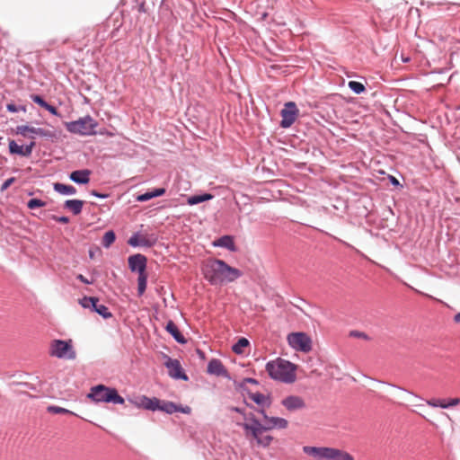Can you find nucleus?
<instances>
[{
    "label": "nucleus",
    "mask_w": 460,
    "mask_h": 460,
    "mask_svg": "<svg viewBox=\"0 0 460 460\" xmlns=\"http://www.w3.org/2000/svg\"><path fill=\"white\" fill-rule=\"evenodd\" d=\"M204 279L212 286L231 283L243 276L242 270L220 259H209L201 268Z\"/></svg>",
    "instance_id": "obj_1"
},
{
    "label": "nucleus",
    "mask_w": 460,
    "mask_h": 460,
    "mask_svg": "<svg viewBox=\"0 0 460 460\" xmlns=\"http://www.w3.org/2000/svg\"><path fill=\"white\" fill-rule=\"evenodd\" d=\"M238 426L243 429L245 438L250 442H255L259 447H269L274 439L270 435H264L267 432L266 427L253 413H251L249 422L238 423Z\"/></svg>",
    "instance_id": "obj_2"
},
{
    "label": "nucleus",
    "mask_w": 460,
    "mask_h": 460,
    "mask_svg": "<svg viewBox=\"0 0 460 460\" xmlns=\"http://www.w3.org/2000/svg\"><path fill=\"white\" fill-rule=\"evenodd\" d=\"M296 369L295 364L285 359H279L278 362L269 361L266 364V371L270 378L287 384L295 382Z\"/></svg>",
    "instance_id": "obj_3"
},
{
    "label": "nucleus",
    "mask_w": 460,
    "mask_h": 460,
    "mask_svg": "<svg viewBox=\"0 0 460 460\" xmlns=\"http://www.w3.org/2000/svg\"><path fill=\"white\" fill-rule=\"evenodd\" d=\"M303 452L317 460H354L349 453L334 447L305 446Z\"/></svg>",
    "instance_id": "obj_4"
},
{
    "label": "nucleus",
    "mask_w": 460,
    "mask_h": 460,
    "mask_svg": "<svg viewBox=\"0 0 460 460\" xmlns=\"http://www.w3.org/2000/svg\"><path fill=\"white\" fill-rule=\"evenodd\" d=\"M87 397L95 402L123 404L125 402L115 388L107 387L104 385L93 386Z\"/></svg>",
    "instance_id": "obj_5"
},
{
    "label": "nucleus",
    "mask_w": 460,
    "mask_h": 460,
    "mask_svg": "<svg viewBox=\"0 0 460 460\" xmlns=\"http://www.w3.org/2000/svg\"><path fill=\"white\" fill-rule=\"evenodd\" d=\"M97 122L89 115L84 118H80L77 120L68 121L65 123V127L67 131L81 136L95 135V128L97 127Z\"/></svg>",
    "instance_id": "obj_6"
},
{
    "label": "nucleus",
    "mask_w": 460,
    "mask_h": 460,
    "mask_svg": "<svg viewBox=\"0 0 460 460\" xmlns=\"http://www.w3.org/2000/svg\"><path fill=\"white\" fill-rule=\"evenodd\" d=\"M50 355L58 358L75 359L76 352L73 348L72 340H54L50 346Z\"/></svg>",
    "instance_id": "obj_7"
},
{
    "label": "nucleus",
    "mask_w": 460,
    "mask_h": 460,
    "mask_svg": "<svg viewBox=\"0 0 460 460\" xmlns=\"http://www.w3.org/2000/svg\"><path fill=\"white\" fill-rule=\"evenodd\" d=\"M288 345L295 350L307 353L312 350V340L302 332H291L288 335Z\"/></svg>",
    "instance_id": "obj_8"
},
{
    "label": "nucleus",
    "mask_w": 460,
    "mask_h": 460,
    "mask_svg": "<svg viewBox=\"0 0 460 460\" xmlns=\"http://www.w3.org/2000/svg\"><path fill=\"white\" fill-rule=\"evenodd\" d=\"M15 133L17 135H22L24 137H29L31 139L35 138V135L50 140L57 138V134L55 131L48 130L42 128L31 127L29 125L17 126L15 128Z\"/></svg>",
    "instance_id": "obj_9"
},
{
    "label": "nucleus",
    "mask_w": 460,
    "mask_h": 460,
    "mask_svg": "<svg viewBox=\"0 0 460 460\" xmlns=\"http://www.w3.org/2000/svg\"><path fill=\"white\" fill-rule=\"evenodd\" d=\"M164 366L168 369L169 376L175 380L188 381L189 377L182 368L180 361L164 355Z\"/></svg>",
    "instance_id": "obj_10"
},
{
    "label": "nucleus",
    "mask_w": 460,
    "mask_h": 460,
    "mask_svg": "<svg viewBox=\"0 0 460 460\" xmlns=\"http://www.w3.org/2000/svg\"><path fill=\"white\" fill-rule=\"evenodd\" d=\"M298 109L294 102H288L285 103L284 108L280 111L281 121L280 126L283 128H288L292 126L296 121L298 115Z\"/></svg>",
    "instance_id": "obj_11"
},
{
    "label": "nucleus",
    "mask_w": 460,
    "mask_h": 460,
    "mask_svg": "<svg viewBox=\"0 0 460 460\" xmlns=\"http://www.w3.org/2000/svg\"><path fill=\"white\" fill-rule=\"evenodd\" d=\"M264 420L263 425L266 427L267 431L271 429H285L288 426V421L281 417L269 416L264 409H255Z\"/></svg>",
    "instance_id": "obj_12"
},
{
    "label": "nucleus",
    "mask_w": 460,
    "mask_h": 460,
    "mask_svg": "<svg viewBox=\"0 0 460 460\" xmlns=\"http://www.w3.org/2000/svg\"><path fill=\"white\" fill-rule=\"evenodd\" d=\"M157 243V236L155 234L141 235L138 232L130 236L128 243L132 247H153Z\"/></svg>",
    "instance_id": "obj_13"
},
{
    "label": "nucleus",
    "mask_w": 460,
    "mask_h": 460,
    "mask_svg": "<svg viewBox=\"0 0 460 460\" xmlns=\"http://www.w3.org/2000/svg\"><path fill=\"white\" fill-rule=\"evenodd\" d=\"M241 394L243 396L247 395L255 404L259 406L258 409L269 408L271 404L270 398L265 396L261 393H252L247 386L241 385Z\"/></svg>",
    "instance_id": "obj_14"
},
{
    "label": "nucleus",
    "mask_w": 460,
    "mask_h": 460,
    "mask_svg": "<svg viewBox=\"0 0 460 460\" xmlns=\"http://www.w3.org/2000/svg\"><path fill=\"white\" fill-rule=\"evenodd\" d=\"M128 269L131 272L139 274L146 273L147 259L141 253L133 254L128 259Z\"/></svg>",
    "instance_id": "obj_15"
},
{
    "label": "nucleus",
    "mask_w": 460,
    "mask_h": 460,
    "mask_svg": "<svg viewBox=\"0 0 460 460\" xmlns=\"http://www.w3.org/2000/svg\"><path fill=\"white\" fill-rule=\"evenodd\" d=\"M281 404L288 411H295L305 408L304 399L298 395H288L281 400Z\"/></svg>",
    "instance_id": "obj_16"
},
{
    "label": "nucleus",
    "mask_w": 460,
    "mask_h": 460,
    "mask_svg": "<svg viewBox=\"0 0 460 460\" xmlns=\"http://www.w3.org/2000/svg\"><path fill=\"white\" fill-rule=\"evenodd\" d=\"M207 372L209 375H215L217 376H222L225 378H230L229 373L223 365L222 361L218 358H212L208 363Z\"/></svg>",
    "instance_id": "obj_17"
},
{
    "label": "nucleus",
    "mask_w": 460,
    "mask_h": 460,
    "mask_svg": "<svg viewBox=\"0 0 460 460\" xmlns=\"http://www.w3.org/2000/svg\"><path fill=\"white\" fill-rule=\"evenodd\" d=\"M91 173L88 169L75 170L70 173L69 179L76 184L85 185L90 181Z\"/></svg>",
    "instance_id": "obj_18"
},
{
    "label": "nucleus",
    "mask_w": 460,
    "mask_h": 460,
    "mask_svg": "<svg viewBox=\"0 0 460 460\" xmlns=\"http://www.w3.org/2000/svg\"><path fill=\"white\" fill-rule=\"evenodd\" d=\"M159 403L160 399H158L157 397H148L146 395H142L138 398L137 405L145 410L155 411L159 408Z\"/></svg>",
    "instance_id": "obj_19"
},
{
    "label": "nucleus",
    "mask_w": 460,
    "mask_h": 460,
    "mask_svg": "<svg viewBox=\"0 0 460 460\" xmlns=\"http://www.w3.org/2000/svg\"><path fill=\"white\" fill-rule=\"evenodd\" d=\"M214 247L226 248L230 252H236L237 248L234 244V237L232 235H223L213 242Z\"/></svg>",
    "instance_id": "obj_20"
},
{
    "label": "nucleus",
    "mask_w": 460,
    "mask_h": 460,
    "mask_svg": "<svg viewBox=\"0 0 460 460\" xmlns=\"http://www.w3.org/2000/svg\"><path fill=\"white\" fill-rule=\"evenodd\" d=\"M165 330L167 332H169L172 337L180 344H186L187 339L184 337V335L180 332L177 325L172 321H168L165 325Z\"/></svg>",
    "instance_id": "obj_21"
},
{
    "label": "nucleus",
    "mask_w": 460,
    "mask_h": 460,
    "mask_svg": "<svg viewBox=\"0 0 460 460\" xmlns=\"http://www.w3.org/2000/svg\"><path fill=\"white\" fill-rule=\"evenodd\" d=\"M165 192H166L165 188H155V189H153L152 190L146 191L145 193L138 194L136 197V200L138 202H146L154 198L161 197V196L164 195Z\"/></svg>",
    "instance_id": "obj_22"
},
{
    "label": "nucleus",
    "mask_w": 460,
    "mask_h": 460,
    "mask_svg": "<svg viewBox=\"0 0 460 460\" xmlns=\"http://www.w3.org/2000/svg\"><path fill=\"white\" fill-rule=\"evenodd\" d=\"M84 203V200L81 199H67L64 203V208L70 210L75 216H77L82 212Z\"/></svg>",
    "instance_id": "obj_23"
},
{
    "label": "nucleus",
    "mask_w": 460,
    "mask_h": 460,
    "mask_svg": "<svg viewBox=\"0 0 460 460\" xmlns=\"http://www.w3.org/2000/svg\"><path fill=\"white\" fill-rule=\"evenodd\" d=\"M99 298L96 296H84L81 299H79V305L85 309H90L92 312L96 311V308H98L99 304Z\"/></svg>",
    "instance_id": "obj_24"
},
{
    "label": "nucleus",
    "mask_w": 460,
    "mask_h": 460,
    "mask_svg": "<svg viewBox=\"0 0 460 460\" xmlns=\"http://www.w3.org/2000/svg\"><path fill=\"white\" fill-rule=\"evenodd\" d=\"M53 190L60 195H75L76 189L73 185L56 182L53 184Z\"/></svg>",
    "instance_id": "obj_25"
},
{
    "label": "nucleus",
    "mask_w": 460,
    "mask_h": 460,
    "mask_svg": "<svg viewBox=\"0 0 460 460\" xmlns=\"http://www.w3.org/2000/svg\"><path fill=\"white\" fill-rule=\"evenodd\" d=\"M212 199H213L212 194L203 193V194L192 195V196L189 197L187 202L189 205L192 206V205H197V204L210 200Z\"/></svg>",
    "instance_id": "obj_26"
},
{
    "label": "nucleus",
    "mask_w": 460,
    "mask_h": 460,
    "mask_svg": "<svg viewBox=\"0 0 460 460\" xmlns=\"http://www.w3.org/2000/svg\"><path fill=\"white\" fill-rule=\"evenodd\" d=\"M176 403L171 401L160 400L159 408L157 411L172 414L175 412Z\"/></svg>",
    "instance_id": "obj_27"
},
{
    "label": "nucleus",
    "mask_w": 460,
    "mask_h": 460,
    "mask_svg": "<svg viewBox=\"0 0 460 460\" xmlns=\"http://www.w3.org/2000/svg\"><path fill=\"white\" fill-rule=\"evenodd\" d=\"M147 274H139L137 278V296H142L146 289Z\"/></svg>",
    "instance_id": "obj_28"
},
{
    "label": "nucleus",
    "mask_w": 460,
    "mask_h": 460,
    "mask_svg": "<svg viewBox=\"0 0 460 460\" xmlns=\"http://www.w3.org/2000/svg\"><path fill=\"white\" fill-rule=\"evenodd\" d=\"M8 150L11 155H16L23 157V146L18 145L15 140H9Z\"/></svg>",
    "instance_id": "obj_29"
},
{
    "label": "nucleus",
    "mask_w": 460,
    "mask_h": 460,
    "mask_svg": "<svg viewBox=\"0 0 460 460\" xmlns=\"http://www.w3.org/2000/svg\"><path fill=\"white\" fill-rule=\"evenodd\" d=\"M249 344H250V341L246 338L242 337V338L238 339L236 343H234L232 346V349L236 354H242L243 352V349L248 347Z\"/></svg>",
    "instance_id": "obj_30"
},
{
    "label": "nucleus",
    "mask_w": 460,
    "mask_h": 460,
    "mask_svg": "<svg viewBox=\"0 0 460 460\" xmlns=\"http://www.w3.org/2000/svg\"><path fill=\"white\" fill-rule=\"evenodd\" d=\"M116 240V234L113 230H109L105 232L102 239V245L104 248H109Z\"/></svg>",
    "instance_id": "obj_31"
},
{
    "label": "nucleus",
    "mask_w": 460,
    "mask_h": 460,
    "mask_svg": "<svg viewBox=\"0 0 460 460\" xmlns=\"http://www.w3.org/2000/svg\"><path fill=\"white\" fill-rule=\"evenodd\" d=\"M348 87L355 94H361L366 92V86L364 84L358 81H349L348 83Z\"/></svg>",
    "instance_id": "obj_32"
},
{
    "label": "nucleus",
    "mask_w": 460,
    "mask_h": 460,
    "mask_svg": "<svg viewBox=\"0 0 460 460\" xmlns=\"http://www.w3.org/2000/svg\"><path fill=\"white\" fill-rule=\"evenodd\" d=\"M95 313L105 320L112 317V314L110 312L109 308L102 304H100V305H98V308H96Z\"/></svg>",
    "instance_id": "obj_33"
},
{
    "label": "nucleus",
    "mask_w": 460,
    "mask_h": 460,
    "mask_svg": "<svg viewBox=\"0 0 460 460\" xmlns=\"http://www.w3.org/2000/svg\"><path fill=\"white\" fill-rule=\"evenodd\" d=\"M45 206H46L45 201H43L40 199H36V198L31 199L27 202V208L29 209H36V208H42Z\"/></svg>",
    "instance_id": "obj_34"
},
{
    "label": "nucleus",
    "mask_w": 460,
    "mask_h": 460,
    "mask_svg": "<svg viewBox=\"0 0 460 460\" xmlns=\"http://www.w3.org/2000/svg\"><path fill=\"white\" fill-rule=\"evenodd\" d=\"M31 100L36 103L37 105H39L40 107L45 109L46 106L48 105V102L40 94H31Z\"/></svg>",
    "instance_id": "obj_35"
},
{
    "label": "nucleus",
    "mask_w": 460,
    "mask_h": 460,
    "mask_svg": "<svg viewBox=\"0 0 460 460\" xmlns=\"http://www.w3.org/2000/svg\"><path fill=\"white\" fill-rule=\"evenodd\" d=\"M230 411L239 413L243 416V418L247 420L246 422H249V417L251 416V413H247L244 408L237 407V406H232L229 408Z\"/></svg>",
    "instance_id": "obj_36"
},
{
    "label": "nucleus",
    "mask_w": 460,
    "mask_h": 460,
    "mask_svg": "<svg viewBox=\"0 0 460 460\" xmlns=\"http://www.w3.org/2000/svg\"><path fill=\"white\" fill-rule=\"evenodd\" d=\"M48 411L50 413H56V414H58V413L73 414V412L70 411L69 410L59 407V406H55V405L49 406Z\"/></svg>",
    "instance_id": "obj_37"
},
{
    "label": "nucleus",
    "mask_w": 460,
    "mask_h": 460,
    "mask_svg": "<svg viewBox=\"0 0 460 460\" xmlns=\"http://www.w3.org/2000/svg\"><path fill=\"white\" fill-rule=\"evenodd\" d=\"M247 384L259 385V381L252 377H245L242 380V382H240L237 385V386H236L237 390L241 392V385H243L244 386H247L246 385Z\"/></svg>",
    "instance_id": "obj_38"
},
{
    "label": "nucleus",
    "mask_w": 460,
    "mask_h": 460,
    "mask_svg": "<svg viewBox=\"0 0 460 460\" xmlns=\"http://www.w3.org/2000/svg\"><path fill=\"white\" fill-rule=\"evenodd\" d=\"M446 402L445 400H442V399H436V398H433V399H430L429 401H427V404L431 406V407H439V408H442L444 409V403Z\"/></svg>",
    "instance_id": "obj_39"
},
{
    "label": "nucleus",
    "mask_w": 460,
    "mask_h": 460,
    "mask_svg": "<svg viewBox=\"0 0 460 460\" xmlns=\"http://www.w3.org/2000/svg\"><path fill=\"white\" fill-rule=\"evenodd\" d=\"M175 412H181V413H184V414H190L191 413V408L190 406H188V405L183 406V405L176 403Z\"/></svg>",
    "instance_id": "obj_40"
},
{
    "label": "nucleus",
    "mask_w": 460,
    "mask_h": 460,
    "mask_svg": "<svg viewBox=\"0 0 460 460\" xmlns=\"http://www.w3.org/2000/svg\"><path fill=\"white\" fill-rule=\"evenodd\" d=\"M14 181H15L14 177L8 178L2 183V185L0 187V190L4 191V190H7Z\"/></svg>",
    "instance_id": "obj_41"
},
{
    "label": "nucleus",
    "mask_w": 460,
    "mask_h": 460,
    "mask_svg": "<svg viewBox=\"0 0 460 460\" xmlns=\"http://www.w3.org/2000/svg\"><path fill=\"white\" fill-rule=\"evenodd\" d=\"M349 336L354 337V338H361V339H365V340H369V337L367 336V334H366L363 332H359V331H351L349 332Z\"/></svg>",
    "instance_id": "obj_42"
},
{
    "label": "nucleus",
    "mask_w": 460,
    "mask_h": 460,
    "mask_svg": "<svg viewBox=\"0 0 460 460\" xmlns=\"http://www.w3.org/2000/svg\"><path fill=\"white\" fill-rule=\"evenodd\" d=\"M459 402H460L459 398H457V397L452 398L448 402H446L444 403V409H448L450 407L456 406V405L459 404Z\"/></svg>",
    "instance_id": "obj_43"
},
{
    "label": "nucleus",
    "mask_w": 460,
    "mask_h": 460,
    "mask_svg": "<svg viewBox=\"0 0 460 460\" xmlns=\"http://www.w3.org/2000/svg\"><path fill=\"white\" fill-rule=\"evenodd\" d=\"M45 110L48 111L53 116H56V117H60L61 116L59 111H58V109L55 106H53V105H51L49 103H48V105L46 106Z\"/></svg>",
    "instance_id": "obj_44"
},
{
    "label": "nucleus",
    "mask_w": 460,
    "mask_h": 460,
    "mask_svg": "<svg viewBox=\"0 0 460 460\" xmlns=\"http://www.w3.org/2000/svg\"><path fill=\"white\" fill-rule=\"evenodd\" d=\"M54 221L61 223V224H67L69 222V217L66 216H52L51 217Z\"/></svg>",
    "instance_id": "obj_45"
},
{
    "label": "nucleus",
    "mask_w": 460,
    "mask_h": 460,
    "mask_svg": "<svg viewBox=\"0 0 460 460\" xmlns=\"http://www.w3.org/2000/svg\"><path fill=\"white\" fill-rule=\"evenodd\" d=\"M90 195H92L95 198H98V199H107L110 196V194H108V193H102V192L97 191L96 190H92L90 191Z\"/></svg>",
    "instance_id": "obj_46"
},
{
    "label": "nucleus",
    "mask_w": 460,
    "mask_h": 460,
    "mask_svg": "<svg viewBox=\"0 0 460 460\" xmlns=\"http://www.w3.org/2000/svg\"><path fill=\"white\" fill-rule=\"evenodd\" d=\"M388 178H389V182H390L393 186H394V187H401V188H402V185L400 183L399 180H398L396 177H394V176H393V175H389V177H388Z\"/></svg>",
    "instance_id": "obj_47"
},
{
    "label": "nucleus",
    "mask_w": 460,
    "mask_h": 460,
    "mask_svg": "<svg viewBox=\"0 0 460 460\" xmlns=\"http://www.w3.org/2000/svg\"><path fill=\"white\" fill-rule=\"evenodd\" d=\"M76 279L81 281L82 283L84 284H86V285H90V284H93V279H88L87 278H85L84 275L82 274H78L76 276Z\"/></svg>",
    "instance_id": "obj_48"
},
{
    "label": "nucleus",
    "mask_w": 460,
    "mask_h": 460,
    "mask_svg": "<svg viewBox=\"0 0 460 460\" xmlns=\"http://www.w3.org/2000/svg\"><path fill=\"white\" fill-rule=\"evenodd\" d=\"M6 111L11 113L18 112L17 105L13 102L7 103Z\"/></svg>",
    "instance_id": "obj_49"
},
{
    "label": "nucleus",
    "mask_w": 460,
    "mask_h": 460,
    "mask_svg": "<svg viewBox=\"0 0 460 460\" xmlns=\"http://www.w3.org/2000/svg\"><path fill=\"white\" fill-rule=\"evenodd\" d=\"M32 148L30 147L28 145L23 146V157H29L31 155Z\"/></svg>",
    "instance_id": "obj_50"
},
{
    "label": "nucleus",
    "mask_w": 460,
    "mask_h": 460,
    "mask_svg": "<svg viewBox=\"0 0 460 460\" xmlns=\"http://www.w3.org/2000/svg\"><path fill=\"white\" fill-rule=\"evenodd\" d=\"M145 5H146L145 1L141 0L140 3L138 4V12L139 13L146 12Z\"/></svg>",
    "instance_id": "obj_51"
},
{
    "label": "nucleus",
    "mask_w": 460,
    "mask_h": 460,
    "mask_svg": "<svg viewBox=\"0 0 460 460\" xmlns=\"http://www.w3.org/2000/svg\"><path fill=\"white\" fill-rule=\"evenodd\" d=\"M388 385H391V386H393V387H394V388H397V389H399V390H402V391L407 392V393H409V394H412V395L414 394L412 392H409L408 390H406V389H405V388H403V387H401V386H398V385H393V384H388Z\"/></svg>",
    "instance_id": "obj_52"
},
{
    "label": "nucleus",
    "mask_w": 460,
    "mask_h": 460,
    "mask_svg": "<svg viewBox=\"0 0 460 460\" xmlns=\"http://www.w3.org/2000/svg\"><path fill=\"white\" fill-rule=\"evenodd\" d=\"M243 403L246 405V407L250 409H255L252 403H250L247 402L246 398L243 396Z\"/></svg>",
    "instance_id": "obj_53"
},
{
    "label": "nucleus",
    "mask_w": 460,
    "mask_h": 460,
    "mask_svg": "<svg viewBox=\"0 0 460 460\" xmlns=\"http://www.w3.org/2000/svg\"><path fill=\"white\" fill-rule=\"evenodd\" d=\"M18 111L26 112V106L24 105H17Z\"/></svg>",
    "instance_id": "obj_54"
},
{
    "label": "nucleus",
    "mask_w": 460,
    "mask_h": 460,
    "mask_svg": "<svg viewBox=\"0 0 460 460\" xmlns=\"http://www.w3.org/2000/svg\"><path fill=\"white\" fill-rule=\"evenodd\" d=\"M454 321H455V323H460V312H459V313H457V314L455 315V317H454Z\"/></svg>",
    "instance_id": "obj_55"
},
{
    "label": "nucleus",
    "mask_w": 460,
    "mask_h": 460,
    "mask_svg": "<svg viewBox=\"0 0 460 460\" xmlns=\"http://www.w3.org/2000/svg\"><path fill=\"white\" fill-rule=\"evenodd\" d=\"M27 145L33 149L34 146H36V143H35V141L32 140L29 144H27Z\"/></svg>",
    "instance_id": "obj_56"
},
{
    "label": "nucleus",
    "mask_w": 460,
    "mask_h": 460,
    "mask_svg": "<svg viewBox=\"0 0 460 460\" xmlns=\"http://www.w3.org/2000/svg\"><path fill=\"white\" fill-rule=\"evenodd\" d=\"M197 352L199 353V356H200V357H202V358L204 357V352H203L202 350H200V349H197Z\"/></svg>",
    "instance_id": "obj_57"
},
{
    "label": "nucleus",
    "mask_w": 460,
    "mask_h": 460,
    "mask_svg": "<svg viewBox=\"0 0 460 460\" xmlns=\"http://www.w3.org/2000/svg\"><path fill=\"white\" fill-rule=\"evenodd\" d=\"M402 62L407 63V62H409V61H410V58H403V57H402Z\"/></svg>",
    "instance_id": "obj_58"
},
{
    "label": "nucleus",
    "mask_w": 460,
    "mask_h": 460,
    "mask_svg": "<svg viewBox=\"0 0 460 460\" xmlns=\"http://www.w3.org/2000/svg\"><path fill=\"white\" fill-rule=\"evenodd\" d=\"M137 2H138L139 0H136Z\"/></svg>",
    "instance_id": "obj_59"
}]
</instances>
